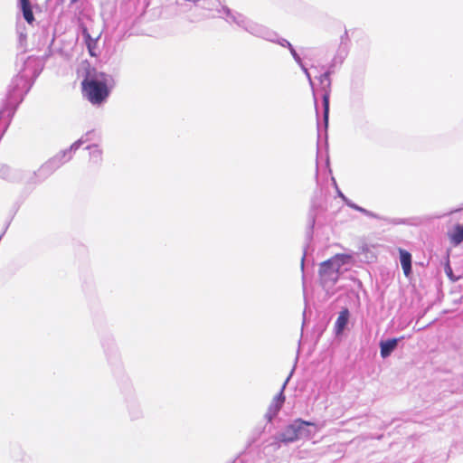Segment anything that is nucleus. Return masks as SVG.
<instances>
[{
  "instance_id": "nucleus-1",
  "label": "nucleus",
  "mask_w": 463,
  "mask_h": 463,
  "mask_svg": "<svg viewBox=\"0 0 463 463\" xmlns=\"http://www.w3.org/2000/svg\"><path fill=\"white\" fill-rule=\"evenodd\" d=\"M114 85L115 81L111 75L98 72L83 80V95L92 105L99 106L107 100Z\"/></svg>"
},
{
  "instance_id": "nucleus-2",
  "label": "nucleus",
  "mask_w": 463,
  "mask_h": 463,
  "mask_svg": "<svg viewBox=\"0 0 463 463\" xmlns=\"http://www.w3.org/2000/svg\"><path fill=\"white\" fill-rule=\"evenodd\" d=\"M222 14H225V21L227 23L231 24H234L254 36L260 37L265 40H276L275 32H272L269 28L250 20L242 14L232 11L228 7H222V10H218L219 15H222Z\"/></svg>"
},
{
  "instance_id": "nucleus-3",
  "label": "nucleus",
  "mask_w": 463,
  "mask_h": 463,
  "mask_svg": "<svg viewBox=\"0 0 463 463\" xmlns=\"http://www.w3.org/2000/svg\"><path fill=\"white\" fill-rule=\"evenodd\" d=\"M352 256L349 254H335L331 259L322 262L319 268V277L323 287L334 286L341 273L343 266L349 264Z\"/></svg>"
},
{
  "instance_id": "nucleus-4",
  "label": "nucleus",
  "mask_w": 463,
  "mask_h": 463,
  "mask_svg": "<svg viewBox=\"0 0 463 463\" xmlns=\"http://www.w3.org/2000/svg\"><path fill=\"white\" fill-rule=\"evenodd\" d=\"M94 135L93 131L87 132L80 138L75 141L70 148L60 152L51 160L46 162L42 167L39 169V173H50L57 168H59L62 164L70 160L72 156V153L78 150L81 145L91 139V136Z\"/></svg>"
},
{
  "instance_id": "nucleus-5",
  "label": "nucleus",
  "mask_w": 463,
  "mask_h": 463,
  "mask_svg": "<svg viewBox=\"0 0 463 463\" xmlns=\"http://www.w3.org/2000/svg\"><path fill=\"white\" fill-rule=\"evenodd\" d=\"M30 78L31 75L27 72V69H25L13 79L7 93L9 102H16L23 99L24 94L31 88Z\"/></svg>"
},
{
  "instance_id": "nucleus-6",
  "label": "nucleus",
  "mask_w": 463,
  "mask_h": 463,
  "mask_svg": "<svg viewBox=\"0 0 463 463\" xmlns=\"http://www.w3.org/2000/svg\"><path fill=\"white\" fill-rule=\"evenodd\" d=\"M319 81L322 85L324 93H323V116H324V122L326 127L328 123V115H329V97H330V71H326L325 73L321 74L319 76Z\"/></svg>"
},
{
  "instance_id": "nucleus-7",
  "label": "nucleus",
  "mask_w": 463,
  "mask_h": 463,
  "mask_svg": "<svg viewBox=\"0 0 463 463\" xmlns=\"http://www.w3.org/2000/svg\"><path fill=\"white\" fill-rule=\"evenodd\" d=\"M290 376H291V373L285 380V382L283 383L282 387L280 389V392L273 398L271 403L269 404V406L268 408L265 417L268 419L269 421H271L272 419L275 416H277V414L280 411V409L285 402L284 390L290 379Z\"/></svg>"
},
{
  "instance_id": "nucleus-8",
  "label": "nucleus",
  "mask_w": 463,
  "mask_h": 463,
  "mask_svg": "<svg viewBox=\"0 0 463 463\" xmlns=\"http://www.w3.org/2000/svg\"><path fill=\"white\" fill-rule=\"evenodd\" d=\"M24 171L13 168L6 164H0V178L8 183H19L23 180Z\"/></svg>"
},
{
  "instance_id": "nucleus-9",
  "label": "nucleus",
  "mask_w": 463,
  "mask_h": 463,
  "mask_svg": "<svg viewBox=\"0 0 463 463\" xmlns=\"http://www.w3.org/2000/svg\"><path fill=\"white\" fill-rule=\"evenodd\" d=\"M297 420V431H298V439H310L312 438L317 430H312L310 427L316 428L317 425L314 422L303 420L301 419H298Z\"/></svg>"
},
{
  "instance_id": "nucleus-10",
  "label": "nucleus",
  "mask_w": 463,
  "mask_h": 463,
  "mask_svg": "<svg viewBox=\"0 0 463 463\" xmlns=\"http://www.w3.org/2000/svg\"><path fill=\"white\" fill-rule=\"evenodd\" d=\"M297 420L287 426L276 439L283 443H291L298 440Z\"/></svg>"
},
{
  "instance_id": "nucleus-11",
  "label": "nucleus",
  "mask_w": 463,
  "mask_h": 463,
  "mask_svg": "<svg viewBox=\"0 0 463 463\" xmlns=\"http://www.w3.org/2000/svg\"><path fill=\"white\" fill-rule=\"evenodd\" d=\"M222 7L226 6L222 5L219 0H203V8L208 11V14H205L206 17H221L225 20V14H218V10H222Z\"/></svg>"
},
{
  "instance_id": "nucleus-12",
  "label": "nucleus",
  "mask_w": 463,
  "mask_h": 463,
  "mask_svg": "<svg viewBox=\"0 0 463 463\" xmlns=\"http://www.w3.org/2000/svg\"><path fill=\"white\" fill-rule=\"evenodd\" d=\"M400 338H391L380 342V354L382 358L385 359L391 355L398 345Z\"/></svg>"
},
{
  "instance_id": "nucleus-13",
  "label": "nucleus",
  "mask_w": 463,
  "mask_h": 463,
  "mask_svg": "<svg viewBox=\"0 0 463 463\" xmlns=\"http://www.w3.org/2000/svg\"><path fill=\"white\" fill-rule=\"evenodd\" d=\"M349 320V311L347 308L343 309L335 323V333L336 335H339L343 333L345 328L347 326Z\"/></svg>"
},
{
  "instance_id": "nucleus-14",
  "label": "nucleus",
  "mask_w": 463,
  "mask_h": 463,
  "mask_svg": "<svg viewBox=\"0 0 463 463\" xmlns=\"http://www.w3.org/2000/svg\"><path fill=\"white\" fill-rule=\"evenodd\" d=\"M400 261L403 269L404 275L409 277L411 272V255L405 250L400 249Z\"/></svg>"
},
{
  "instance_id": "nucleus-15",
  "label": "nucleus",
  "mask_w": 463,
  "mask_h": 463,
  "mask_svg": "<svg viewBox=\"0 0 463 463\" xmlns=\"http://www.w3.org/2000/svg\"><path fill=\"white\" fill-rule=\"evenodd\" d=\"M19 7L23 12L24 18L27 23L32 24L34 20L33 14L31 8L29 0H19Z\"/></svg>"
},
{
  "instance_id": "nucleus-16",
  "label": "nucleus",
  "mask_w": 463,
  "mask_h": 463,
  "mask_svg": "<svg viewBox=\"0 0 463 463\" xmlns=\"http://www.w3.org/2000/svg\"><path fill=\"white\" fill-rule=\"evenodd\" d=\"M86 148L90 150V161L94 164H99L102 160L101 149L97 145L88 146Z\"/></svg>"
},
{
  "instance_id": "nucleus-17",
  "label": "nucleus",
  "mask_w": 463,
  "mask_h": 463,
  "mask_svg": "<svg viewBox=\"0 0 463 463\" xmlns=\"http://www.w3.org/2000/svg\"><path fill=\"white\" fill-rule=\"evenodd\" d=\"M450 240L455 245H458L463 241V226L458 225L450 234Z\"/></svg>"
},
{
  "instance_id": "nucleus-18",
  "label": "nucleus",
  "mask_w": 463,
  "mask_h": 463,
  "mask_svg": "<svg viewBox=\"0 0 463 463\" xmlns=\"http://www.w3.org/2000/svg\"><path fill=\"white\" fill-rule=\"evenodd\" d=\"M275 38H276V40H269V41L277 43L278 44H279L282 47L291 48L292 44L288 40H286L284 38H279L276 33H275Z\"/></svg>"
},
{
  "instance_id": "nucleus-19",
  "label": "nucleus",
  "mask_w": 463,
  "mask_h": 463,
  "mask_svg": "<svg viewBox=\"0 0 463 463\" xmlns=\"http://www.w3.org/2000/svg\"><path fill=\"white\" fill-rule=\"evenodd\" d=\"M293 59L295 60V61L299 65V66H302V59L300 58V56L298 55V53L296 52V50L293 48V46L291 45V48H288Z\"/></svg>"
},
{
  "instance_id": "nucleus-20",
  "label": "nucleus",
  "mask_w": 463,
  "mask_h": 463,
  "mask_svg": "<svg viewBox=\"0 0 463 463\" xmlns=\"http://www.w3.org/2000/svg\"><path fill=\"white\" fill-rule=\"evenodd\" d=\"M293 59L295 60V61L299 65V66H302V59L300 58V56L298 55V53L296 52V50L293 48V46L291 45V48H288Z\"/></svg>"
},
{
  "instance_id": "nucleus-21",
  "label": "nucleus",
  "mask_w": 463,
  "mask_h": 463,
  "mask_svg": "<svg viewBox=\"0 0 463 463\" xmlns=\"http://www.w3.org/2000/svg\"><path fill=\"white\" fill-rule=\"evenodd\" d=\"M85 36H86V39H87V45H88V48H89V51H90V53L91 55H95L92 52V47L93 45L96 43L95 40H93L90 35L86 32L85 33Z\"/></svg>"
},
{
  "instance_id": "nucleus-22",
  "label": "nucleus",
  "mask_w": 463,
  "mask_h": 463,
  "mask_svg": "<svg viewBox=\"0 0 463 463\" xmlns=\"http://www.w3.org/2000/svg\"><path fill=\"white\" fill-rule=\"evenodd\" d=\"M333 183L335 186V189H336V193H337V195L345 202V203L346 204V203L349 201V199L341 192V190L338 188L337 184H336V182L335 180L333 178Z\"/></svg>"
},
{
  "instance_id": "nucleus-23",
  "label": "nucleus",
  "mask_w": 463,
  "mask_h": 463,
  "mask_svg": "<svg viewBox=\"0 0 463 463\" xmlns=\"http://www.w3.org/2000/svg\"><path fill=\"white\" fill-rule=\"evenodd\" d=\"M340 40H341V45H344L346 43V42H348L349 37H348L347 30H345L343 35H341V37H340Z\"/></svg>"
},
{
  "instance_id": "nucleus-24",
  "label": "nucleus",
  "mask_w": 463,
  "mask_h": 463,
  "mask_svg": "<svg viewBox=\"0 0 463 463\" xmlns=\"http://www.w3.org/2000/svg\"><path fill=\"white\" fill-rule=\"evenodd\" d=\"M364 214L368 216V217H371V218H376V219L380 218L377 214H375L374 213L370 212V211H368L366 209L364 211Z\"/></svg>"
},
{
  "instance_id": "nucleus-25",
  "label": "nucleus",
  "mask_w": 463,
  "mask_h": 463,
  "mask_svg": "<svg viewBox=\"0 0 463 463\" xmlns=\"http://www.w3.org/2000/svg\"><path fill=\"white\" fill-rule=\"evenodd\" d=\"M364 214L368 216V217H371V218H376V219L380 218L377 214H375L374 213L370 212V211H368L366 209L364 211Z\"/></svg>"
},
{
  "instance_id": "nucleus-26",
  "label": "nucleus",
  "mask_w": 463,
  "mask_h": 463,
  "mask_svg": "<svg viewBox=\"0 0 463 463\" xmlns=\"http://www.w3.org/2000/svg\"><path fill=\"white\" fill-rule=\"evenodd\" d=\"M346 205H347V206H349L350 208H352V209L355 210V211H359V208L361 207V206H359V205H357V204L354 203L351 200H349V201L346 203Z\"/></svg>"
},
{
  "instance_id": "nucleus-27",
  "label": "nucleus",
  "mask_w": 463,
  "mask_h": 463,
  "mask_svg": "<svg viewBox=\"0 0 463 463\" xmlns=\"http://www.w3.org/2000/svg\"><path fill=\"white\" fill-rule=\"evenodd\" d=\"M306 77L307 78L308 81H309V84L311 86H313V81H312V79H311V76H310V73L308 72L307 74H305Z\"/></svg>"
},
{
  "instance_id": "nucleus-28",
  "label": "nucleus",
  "mask_w": 463,
  "mask_h": 463,
  "mask_svg": "<svg viewBox=\"0 0 463 463\" xmlns=\"http://www.w3.org/2000/svg\"><path fill=\"white\" fill-rule=\"evenodd\" d=\"M301 68V70L303 71V72L305 74H307L308 73V71L307 69L306 68V66L302 63V66H299Z\"/></svg>"
},
{
  "instance_id": "nucleus-29",
  "label": "nucleus",
  "mask_w": 463,
  "mask_h": 463,
  "mask_svg": "<svg viewBox=\"0 0 463 463\" xmlns=\"http://www.w3.org/2000/svg\"><path fill=\"white\" fill-rule=\"evenodd\" d=\"M364 210H365L364 208L360 207L358 212H360V213H364Z\"/></svg>"
},
{
  "instance_id": "nucleus-30",
  "label": "nucleus",
  "mask_w": 463,
  "mask_h": 463,
  "mask_svg": "<svg viewBox=\"0 0 463 463\" xmlns=\"http://www.w3.org/2000/svg\"><path fill=\"white\" fill-rule=\"evenodd\" d=\"M77 2H78V0H71V4H75V3H77Z\"/></svg>"
},
{
  "instance_id": "nucleus-31",
  "label": "nucleus",
  "mask_w": 463,
  "mask_h": 463,
  "mask_svg": "<svg viewBox=\"0 0 463 463\" xmlns=\"http://www.w3.org/2000/svg\"><path fill=\"white\" fill-rule=\"evenodd\" d=\"M344 58H345V56L341 57L340 62H343Z\"/></svg>"
},
{
  "instance_id": "nucleus-32",
  "label": "nucleus",
  "mask_w": 463,
  "mask_h": 463,
  "mask_svg": "<svg viewBox=\"0 0 463 463\" xmlns=\"http://www.w3.org/2000/svg\"><path fill=\"white\" fill-rule=\"evenodd\" d=\"M279 444L276 443V449H279Z\"/></svg>"
},
{
  "instance_id": "nucleus-33",
  "label": "nucleus",
  "mask_w": 463,
  "mask_h": 463,
  "mask_svg": "<svg viewBox=\"0 0 463 463\" xmlns=\"http://www.w3.org/2000/svg\"><path fill=\"white\" fill-rule=\"evenodd\" d=\"M344 52H345V55H346V53H347V51L345 49V50H344Z\"/></svg>"
}]
</instances>
